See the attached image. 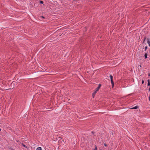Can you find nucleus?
I'll return each mask as SVG.
<instances>
[{
	"label": "nucleus",
	"instance_id": "obj_21",
	"mask_svg": "<svg viewBox=\"0 0 150 150\" xmlns=\"http://www.w3.org/2000/svg\"><path fill=\"white\" fill-rule=\"evenodd\" d=\"M148 76H150V73L148 74Z\"/></svg>",
	"mask_w": 150,
	"mask_h": 150
},
{
	"label": "nucleus",
	"instance_id": "obj_22",
	"mask_svg": "<svg viewBox=\"0 0 150 150\" xmlns=\"http://www.w3.org/2000/svg\"><path fill=\"white\" fill-rule=\"evenodd\" d=\"M149 91H150V87L149 88Z\"/></svg>",
	"mask_w": 150,
	"mask_h": 150
},
{
	"label": "nucleus",
	"instance_id": "obj_25",
	"mask_svg": "<svg viewBox=\"0 0 150 150\" xmlns=\"http://www.w3.org/2000/svg\"><path fill=\"white\" fill-rule=\"evenodd\" d=\"M62 141H63V142H64V141L63 140H62Z\"/></svg>",
	"mask_w": 150,
	"mask_h": 150
},
{
	"label": "nucleus",
	"instance_id": "obj_8",
	"mask_svg": "<svg viewBox=\"0 0 150 150\" xmlns=\"http://www.w3.org/2000/svg\"><path fill=\"white\" fill-rule=\"evenodd\" d=\"M36 150H42V148L41 147H38L37 148Z\"/></svg>",
	"mask_w": 150,
	"mask_h": 150
},
{
	"label": "nucleus",
	"instance_id": "obj_14",
	"mask_svg": "<svg viewBox=\"0 0 150 150\" xmlns=\"http://www.w3.org/2000/svg\"><path fill=\"white\" fill-rule=\"evenodd\" d=\"M40 3L41 4H43V1H40Z\"/></svg>",
	"mask_w": 150,
	"mask_h": 150
},
{
	"label": "nucleus",
	"instance_id": "obj_16",
	"mask_svg": "<svg viewBox=\"0 0 150 150\" xmlns=\"http://www.w3.org/2000/svg\"><path fill=\"white\" fill-rule=\"evenodd\" d=\"M144 81L142 80V84H143L144 83Z\"/></svg>",
	"mask_w": 150,
	"mask_h": 150
},
{
	"label": "nucleus",
	"instance_id": "obj_17",
	"mask_svg": "<svg viewBox=\"0 0 150 150\" xmlns=\"http://www.w3.org/2000/svg\"><path fill=\"white\" fill-rule=\"evenodd\" d=\"M114 85H112V88L114 87Z\"/></svg>",
	"mask_w": 150,
	"mask_h": 150
},
{
	"label": "nucleus",
	"instance_id": "obj_13",
	"mask_svg": "<svg viewBox=\"0 0 150 150\" xmlns=\"http://www.w3.org/2000/svg\"><path fill=\"white\" fill-rule=\"evenodd\" d=\"M144 48H145V51H146L147 48V46L145 47Z\"/></svg>",
	"mask_w": 150,
	"mask_h": 150
},
{
	"label": "nucleus",
	"instance_id": "obj_1",
	"mask_svg": "<svg viewBox=\"0 0 150 150\" xmlns=\"http://www.w3.org/2000/svg\"><path fill=\"white\" fill-rule=\"evenodd\" d=\"M110 80H111V82L112 84H114V82L113 81V77L111 75H110Z\"/></svg>",
	"mask_w": 150,
	"mask_h": 150
},
{
	"label": "nucleus",
	"instance_id": "obj_12",
	"mask_svg": "<svg viewBox=\"0 0 150 150\" xmlns=\"http://www.w3.org/2000/svg\"><path fill=\"white\" fill-rule=\"evenodd\" d=\"M97 150V146H95V148L94 150Z\"/></svg>",
	"mask_w": 150,
	"mask_h": 150
},
{
	"label": "nucleus",
	"instance_id": "obj_11",
	"mask_svg": "<svg viewBox=\"0 0 150 150\" xmlns=\"http://www.w3.org/2000/svg\"><path fill=\"white\" fill-rule=\"evenodd\" d=\"M150 84V81L149 79L148 80V84Z\"/></svg>",
	"mask_w": 150,
	"mask_h": 150
},
{
	"label": "nucleus",
	"instance_id": "obj_9",
	"mask_svg": "<svg viewBox=\"0 0 150 150\" xmlns=\"http://www.w3.org/2000/svg\"><path fill=\"white\" fill-rule=\"evenodd\" d=\"M22 145L23 146H24V147H25L26 148H27V147L23 143H22Z\"/></svg>",
	"mask_w": 150,
	"mask_h": 150
},
{
	"label": "nucleus",
	"instance_id": "obj_2",
	"mask_svg": "<svg viewBox=\"0 0 150 150\" xmlns=\"http://www.w3.org/2000/svg\"><path fill=\"white\" fill-rule=\"evenodd\" d=\"M101 85H98V87L95 90V91L97 92L100 88Z\"/></svg>",
	"mask_w": 150,
	"mask_h": 150
},
{
	"label": "nucleus",
	"instance_id": "obj_19",
	"mask_svg": "<svg viewBox=\"0 0 150 150\" xmlns=\"http://www.w3.org/2000/svg\"><path fill=\"white\" fill-rule=\"evenodd\" d=\"M11 89V88H10V89ZM9 89H10V88H8V89H5V90H8Z\"/></svg>",
	"mask_w": 150,
	"mask_h": 150
},
{
	"label": "nucleus",
	"instance_id": "obj_6",
	"mask_svg": "<svg viewBox=\"0 0 150 150\" xmlns=\"http://www.w3.org/2000/svg\"><path fill=\"white\" fill-rule=\"evenodd\" d=\"M146 36H144V40H143V43L144 42H145V40H146Z\"/></svg>",
	"mask_w": 150,
	"mask_h": 150
},
{
	"label": "nucleus",
	"instance_id": "obj_3",
	"mask_svg": "<svg viewBox=\"0 0 150 150\" xmlns=\"http://www.w3.org/2000/svg\"><path fill=\"white\" fill-rule=\"evenodd\" d=\"M97 92L94 90V92L92 93V96L93 98H94L96 94V93Z\"/></svg>",
	"mask_w": 150,
	"mask_h": 150
},
{
	"label": "nucleus",
	"instance_id": "obj_10",
	"mask_svg": "<svg viewBox=\"0 0 150 150\" xmlns=\"http://www.w3.org/2000/svg\"><path fill=\"white\" fill-rule=\"evenodd\" d=\"M141 67H142L141 66V65H139V66H138V69H141Z\"/></svg>",
	"mask_w": 150,
	"mask_h": 150
},
{
	"label": "nucleus",
	"instance_id": "obj_20",
	"mask_svg": "<svg viewBox=\"0 0 150 150\" xmlns=\"http://www.w3.org/2000/svg\"><path fill=\"white\" fill-rule=\"evenodd\" d=\"M14 84V82H13L11 84Z\"/></svg>",
	"mask_w": 150,
	"mask_h": 150
},
{
	"label": "nucleus",
	"instance_id": "obj_7",
	"mask_svg": "<svg viewBox=\"0 0 150 150\" xmlns=\"http://www.w3.org/2000/svg\"><path fill=\"white\" fill-rule=\"evenodd\" d=\"M144 57L145 59H146L147 58V54L146 53L144 54Z\"/></svg>",
	"mask_w": 150,
	"mask_h": 150
},
{
	"label": "nucleus",
	"instance_id": "obj_23",
	"mask_svg": "<svg viewBox=\"0 0 150 150\" xmlns=\"http://www.w3.org/2000/svg\"><path fill=\"white\" fill-rule=\"evenodd\" d=\"M11 150H14V149H11Z\"/></svg>",
	"mask_w": 150,
	"mask_h": 150
},
{
	"label": "nucleus",
	"instance_id": "obj_18",
	"mask_svg": "<svg viewBox=\"0 0 150 150\" xmlns=\"http://www.w3.org/2000/svg\"><path fill=\"white\" fill-rule=\"evenodd\" d=\"M41 17H42V18H45V17H44V16H41Z\"/></svg>",
	"mask_w": 150,
	"mask_h": 150
},
{
	"label": "nucleus",
	"instance_id": "obj_5",
	"mask_svg": "<svg viewBox=\"0 0 150 150\" xmlns=\"http://www.w3.org/2000/svg\"><path fill=\"white\" fill-rule=\"evenodd\" d=\"M138 108V106L137 105L133 108H132L131 109H136Z\"/></svg>",
	"mask_w": 150,
	"mask_h": 150
},
{
	"label": "nucleus",
	"instance_id": "obj_15",
	"mask_svg": "<svg viewBox=\"0 0 150 150\" xmlns=\"http://www.w3.org/2000/svg\"><path fill=\"white\" fill-rule=\"evenodd\" d=\"M104 146H107V145L106 143H105V144H104Z\"/></svg>",
	"mask_w": 150,
	"mask_h": 150
},
{
	"label": "nucleus",
	"instance_id": "obj_4",
	"mask_svg": "<svg viewBox=\"0 0 150 150\" xmlns=\"http://www.w3.org/2000/svg\"><path fill=\"white\" fill-rule=\"evenodd\" d=\"M147 42L149 44V46L150 47V41H149V38H147Z\"/></svg>",
	"mask_w": 150,
	"mask_h": 150
},
{
	"label": "nucleus",
	"instance_id": "obj_24",
	"mask_svg": "<svg viewBox=\"0 0 150 150\" xmlns=\"http://www.w3.org/2000/svg\"><path fill=\"white\" fill-rule=\"evenodd\" d=\"M1 128H0V131H1Z\"/></svg>",
	"mask_w": 150,
	"mask_h": 150
}]
</instances>
